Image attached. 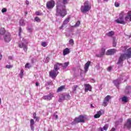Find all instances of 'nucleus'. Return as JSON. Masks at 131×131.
Returning a JSON list of instances; mask_svg holds the SVG:
<instances>
[{"label":"nucleus","mask_w":131,"mask_h":131,"mask_svg":"<svg viewBox=\"0 0 131 131\" xmlns=\"http://www.w3.org/2000/svg\"><path fill=\"white\" fill-rule=\"evenodd\" d=\"M69 3V0H59L56 3V16H60L64 17L67 15V10H66V6Z\"/></svg>","instance_id":"1"},{"label":"nucleus","mask_w":131,"mask_h":131,"mask_svg":"<svg viewBox=\"0 0 131 131\" xmlns=\"http://www.w3.org/2000/svg\"><path fill=\"white\" fill-rule=\"evenodd\" d=\"M130 58H131V48L128 49L125 54H121L118 61L117 63L118 67H121L123 64V61L126 59H130Z\"/></svg>","instance_id":"2"},{"label":"nucleus","mask_w":131,"mask_h":131,"mask_svg":"<svg viewBox=\"0 0 131 131\" xmlns=\"http://www.w3.org/2000/svg\"><path fill=\"white\" fill-rule=\"evenodd\" d=\"M61 65H62V64L59 63L58 62L54 65V70H51L49 72V75L50 77H52V78H56L57 75L59 74V72H58V70L60 69V66H61Z\"/></svg>","instance_id":"3"},{"label":"nucleus","mask_w":131,"mask_h":131,"mask_svg":"<svg viewBox=\"0 0 131 131\" xmlns=\"http://www.w3.org/2000/svg\"><path fill=\"white\" fill-rule=\"evenodd\" d=\"M127 79V78L126 77L125 74L122 73L121 74L120 78L116 80H114L113 82L115 85H116V88H119V84L121 83V82L122 81V80H124V81H126Z\"/></svg>","instance_id":"4"},{"label":"nucleus","mask_w":131,"mask_h":131,"mask_svg":"<svg viewBox=\"0 0 131 131\" xmlns=\"http://www.w3.org/2000/svg\"><path fill=\"white\" fill-rule=\"evenodd\" d=\"M80 10L82 13H86V12H89L91 10V6H90L89 1H86L84 3V6H81Z\"/></svg>","instance_id":"5"},{"label":"nucleus","mask_w":131,"mask_h":131,"mask_svg":"<svg viewBox=\"0 0 131 131\" xmlns=\"http://www.w3.org/2000/svg\"><path fill=\"white\" fill-rule=\"evenodd\" d=\"M27 45H28V42L23 38L22 41L19 43V47L21 49H23L24 52H27L28 49Z\"/></svg>","instance_id":"6"},{"label":"nucleus","mask_w":131,"mask_h":131,"mask_svg":"<svg viewBox=\"0 0 131 131\" xmlns=\"http://www.w3.org/2000/svg\"><path fill=\"white\" fill-rule=\"evenodd\" d=\"M79 122L84 123V117L80 115L78 118H75L74 121L72 122V124L73 125L76 124V123H79Z\"/></svg>","instance_id":"7"},{"label":"nucleus","mask_w":131,"mask_h":131,"mask_svg":"<svg viewBox=\"0 0 131 131\" xmlns=\"http://www.w3.org/2000/svg\"><path fill=\"white\" fill-rule=\"evenodd\" d=\"M4 38L5 42H10L11 39H12V38H11V34H10L9 33H6L4 35Z\"/></svg>","instance_id":"8"},{"label":"nucleus","mask_w":131,"mask_h":131,"mask_svg":"<svg viewBox=\"0 0 131 131\" xmlns=\"http://www.w3.org/2000/svg\"><path fill=\"white\" fill-rule=\"evenodd\" d=\"M48 9H53L55 7V1L51 0L46 4Z\"/></svg>","instance_id":"9"},{"label":"nucleus","mask_w":131,"mask_h":131,"mask_svg":"<svg viewBox=\"0 0 131 131\" xmlns=\"http://www.w3.org/2000/svg\"><path fill=\"white\" fill-rule=\"evenodd\" d=\"M110 100V96L107 95L104 99L103 102L102 103V106L106 107L107 105L109 103V101Z\"/></svg>","instance_id":"10"},{"label":"nucleus","mask_w":131,"mask_h":131,"mask_svg":"<svg viewBox=\"0 0 131 131\" xmlns=\"http://www.w3.org/2000/svg\"><path fill=\"white\" fill-rule=\"evenodd\" d=\"M131 128V118H129L127 120L126 122L124 125V128Z\"/></svg>","instance_id":"11"},{"label":"nucleus","mask_w":131,"mask_h":131,"mask_svg":"<svg viewBox=\"0 0 131 131\" xmlns=\"http://www.w3.org/2000/svg\"><path fill=\"white\" fill-rule=\"evenodd\" d=\"M115 21H116V23H118L119 24H123V25L125 24V22L123 20V17L122 16L119 17L117 19H116Z\"/></svg>","instance_id":"12"},{"label":"nucleus","mask_w":131,"mask_h":131,"mask_svg":"<svg viewBox=\"0 0 131 131\" xmlns=\"http://www.w3.org/2000/svg\"><path fill=\"white\" fill-rule=\"evenodd\" d=\"M115 53H116V50H115V49H110L108 50L106 52V55H107V56H109V55H114V54H115Z\"/></svg>","instance_id":"13"},{"label":"nucleus","mask_w":131,"mask_h":131,"mask_svg":"<svg viewBox=\"0 0 131 131\" xmlns=\"http://www.w3.org/2000/svg\"><path fill=\"white\" fill-rule=\"evenodd\" d=\"M106 52V49L105 48H102L100 53L99 54H96V57H98L99 58L101 57H103L105 55V53Z\"/></svg>","instance_id":"14"},{"label":"nucleus","mask_w":131,"mask_h":131,"mask_svg":"<svg viewBox=\"0 0 131 131\" xmlns=\"http://www.w3.org/2000/svg\"><path fill=\"white\" fill-rule=\"evenodd\" d=\"M102 114H104V111L101 110L97 112V114L94 116V118H99Z\"/></svg>","instance_id":"15"},{"label":"nucleus","mask_w":131,"mask_h":131,"mask_svg":"<svg viewBox=\"0 0 131 131\" xmlns=\"http://www.w3.org/2000/svg\"><path fill=\"white\" fill-rule=\"evenodd\" d=\"M53 97H54V96L53 95V94H50L48 95L44 96L43 97V100H47L48 101H50V100H51L52 98H53Z\"/></svg>","instance_id":"16"},{"label":"nucleus","mask_w":131,"mask_h":131,"mask_svg":"<svg viewBox=\"0 0 131 131\" xmlns=\"http://www.w3.org/2000/svg\"><path fill=\"white\" fill-rule=\"evenodd\" d=\"M70 20V17H68L67 19H66L64 21L62 25V26H61L59 28L60 29H62L63 27H64V25H67L68 23H69V20Z\"/></svg>","instance_id":"17"},{"label":"nucleus","mask_w":131,"mask_h":131,"mask_svg":"<svg viewBox=\"0 0 131 131\" xmlns=\"http://www.w3.org/2000/svg\"><path fill=\"white\" fill-rule=\"evenodd\" d=\"M90 65H91V61H88L85 64L84 66V70L85 72H88L89 70V68L90 67Z\"/></svg>","instance_id":"18"},{"label":"nucleus","mask_w":131,"mask_h":131,"mask_svg":"<svg viewBox=\"0 0 131 131\" xmlns=\"http://www.w3.org/2000/svg\"><path fill=\"white\" fill-rule=\"evenodd\" d=\"M85 91L88 92V91H91L92 86L89 84H84Z\"/></svg>","instance_id":"19"},{"label":"nucleus","mask_w":131,"mask_h":131,"mask_svg":"<svg viewBox=\"0 0 131 131\" xmlns=\"http://www.w3.org/2000/svg\"><path fill=\"white\" fill-rule=\"evenodd\" d=\"M70 53V50L69 48H66L63 51V56H66V55H68Z\"/></svg>","instance_id":"20"},{"label":"nucleus","mask_w":131,"mask_h":131,"mask_svg":"<svg viewBox=\"0 0 131 131\" xmlns=\"http://www.w3.org/2000/svg\"><path fill=\"white\" fill-rule=\"evenodd\" d=\"M125 93L126 94H130L131 93V86H128L126 87Z\"/></svg>","instance_id":"21"},{"label":"nucleus","mask_w":131,"mask_h":131,"mask_svg":"<svg viewBox=\"0 0 131 131\" xmlns=\"http://www.w3.org/2000/svg\"><path fill=\"white\" fill-rule=\"evenodd\" d=\"M65 100V96L64 94H61L59 96V98L58 99V102L61 103L62 101H64Z\"/></svg>","instance_id":"22"},{"label":"nucleus","mask_w":131,"mask_h":131,"mask_svg":"<svg viewBox=\"0 0 131 131\" xmlns=\"http://www.w3.org/2000/svg\"><path fill=\"white\" fill-rule=\"evenodd\" d=\"M60 64H61V65H60V67L61 66L63 69H66L67 67H68V65H69V62H64L63 63V65L62 63H60Z\"/></svg>","instance_id":"23"},{"label":"nucleus","mask_w":131,"mask_h":131,"mask_svg":"<svg viewBox=\"0 0 131 131\" xmlns=\"http://www.w3.org/2000/svg\"><path fill=\"white\" fill-rule=\"evenodd\" d=\"M25 20L24 19H21L19 20L20 26H25Z\"/></svg>","instance_id":"24"},{"label":"nucleus","mask_w":131,"mask_h":131,"mask_svg":"<svg viewBox=\"0 0 131 131\" xmlns=\"http://www.w3.org/2000/svg\"><path fill=\"white\" fill-rule=\"evenodd\" d=\"M130 17H131V11H128V12L127 14V16L125 17V20H126V21L127 20H128Z\"/></svg>","instance_id":"25"},{"label":"nucleus","mask_w":131,"mask_h":131,"mask_svg":"<svg viewBox=\"0 0 131 131\" xmlns=\"http://www.w3.org/2000/svg\"><path fill=\"white\" fill-rule=\"evenodd\" d=\"M64 95V100H70V98H71V96L69 94H65Z\"/></svg>","instance_id":"26"},{"label":"nucleus","mask_w":131,"mask_h":131,"mask_svg":"<svg viewBox=\"0 0 131 131\" xmlns=\"http://www.w3.org/2000/svg\"><path fill=\"white\" fill-rule=\"evenodd\" d=\"M106 36H109V37H111V36H113V35H114V31H110L108 33L106 34Z\"/></svg>","instance_id":"27"},{"label":"nucleus","mask_w":131,"mask_h":131,"mask_svg":"<svg viewBox=\"0 0 131 131\" xmlns=\"http://www.w3.org/2000/svg\"><path fill=\"white\" fill-rule=\"evenodd\" d=\"M122 102H124V103H127V102H128V99L126 96H124L122 98Z\"/></svg>","instance_id":"28"},{"label":"nucleus","mask_w":131,"mask_h":131,"mask_svg":"<svg viewBox=\"0 0 131 131\" xmlns=\"http://www.w3.org/2000/svg\"><path fill=\"white\" fill-rule=\"evenodd\" d=\"M4 33H6V30L5 29V28H2L0 30V34L1 35H3Z\"/></svg>","instance_id":"29"},{"label":"nucleus","mask_w":131,"mask_h":131,"mask_svg":"<svg viewBox=\"0 0 131 131\" xmlns=\"http://www.w3.org/2000/svg\"><path fill=\"white\" fill-rule=\"evenodd\" d=\"M78 88V85H74L72 87L73 93H76V89H77Z\"/></svg>","instance_id":"30"},{"label":"nucleus","mask_w":131,"mask_h":131,"mask_svg":"<svg viewBox=\"0 0 131 131\" xmlns=\"http://www.w3.org/2000/svg\"><path fill=\"white\" fill-rule=\"evenodd\" d=\"M64 89H65L64 85L61 86L57 89V92H62V91Z\"/></svg>","instance_id":"31"},{"label":"nucleus","mask_w":131,"mask_h":131,"mask_svg":"<svg viewBox=\"0 0 131 131\" xmlns=\"http://www.w3.org/2000/svg\"><path fill=\"white\" fill-rule=\"evenodd\" d=\"M80 25V21H78L74 26H73V27H78L79 25Z\"/></svg>","instance_id":"32"},{"label":"nucleus","mask_w":131,"mask_h":131,"mask_svg":"<svg viewBox=\"0 0 131 131\" xmlns=\"http://www.w3.org/2000/svg\"><path fill=\"white\" fill-rule=\"evenodd\" d=\"M108 127H109V125L108 124H105L103 126V129L104 130H106L108 129Z\"/></svg>","instance_id":"33"},{"label":"nucleus","mask_w":131,"mask_h":131,"mask_svg":"<svg viewBox=\"0 0 131 131\" xmlns=\"http://www.w3.org/2000/svg\"><path fill=\"white\" fill-rule=\"evenodd\" d=\"M69 43H70V45H71L72 46H73V45L74 44V41L73 40V39H71L69 40Z\"/></svg>","instance_id":"34"},{"label":"nucleus","mask_w":131,"mask_h":131,"mask_svg":"<svg viewBox=\"0 0 131 131\" xmlns=\"http://www.w3.org/2000/svg\"><path fill=\"white\" fill-rule=\"evenodd\" d=\"M24 73V71H23V70H21V72L19 74V77L20 78H22L23 76V73Z\"/></svg>","instance_id":"35"},{"label":"nucleus","mask_w":131,"mask_h":131,"mask_svg":"<svg viewBox=\"0 0 131 131\" xmlns=\"http://www.w3.org/2000/svg\"><path fill=\"white\" fill-rule=\"evenodd\" d=\"M31 68V66L30 65V64H29V63H27L26 65H25V68Z\"/></svg>","instance_id":"36"},{"label":"nucleus","mask_w":131,"mask_h":131,"mask_svg":"<svg viewBox=\"0 0 131 131\" xmlns=\"http://www.w3.org/2000/svg\"><path fill=\"white\" fill-rule=\"evenodd\" d=\"M30 125H34V120L31 119L30 120Z\"/></svg>","instance_id":"37"},{"label":"nucleus","mask_w":131,"mask_h":131,"mask_svg":"<svg viewBox=\"0 0 131 131\" xmlns=\"http://www.w3.org/2000/svg\"><path fill=\"white\" fill-rule=\"evenodd\" d=\"M52 84H53V82H52V81H48L47 82L46 85H52Z\"/></svg>","instance_id":"38"},{"label":"nucleus","mask_w":131,"mask_h":131,"mask_svg":"<svg viewBox=\"0 0 131 131\" xmlns=\"http://www.w3.org/2000/svg\"><path fill=\"white\" fill-rule=\"evenodd\" d=\"M18 31H19L18 35L19 36H21V32H22V28L21 27L19 28Z\"/></svg>","instance_id":"39"},{"label":"nucleus","mask_w":131,"mask_h":131,"mask_svg":"<svg viewBox=\"0 0 131 131\" xmlns=\"http://www.w3.org/2000/svg\"><path fill=\"white\" fill-rule=\"evenodd\" d=\"M41 46H42V47H47V46H48V44H47V42H42L41 43Z\"/></svg>","instance_id":"40"},{"label":"nucleus","mask_w":131,"mask_h":131,"mask_svg":"<svg viewBox=\"0 0 131 131\" xmlns=\"http://www.w3.org/2000/svg\"><path fill=\"white\" fill-rule=\"evenodd\" d=\"M27 30H28V32H32V31H33L32 28H31L29 27H28L27 28Z\"/></svg>","instance_id":"41"},{"label":"nucleus","mask_w":131,"mask_h":131,"mask_svg":"<svg viewBox=\"0 0 131 131\" xmlns=\"http://www.w3.org/2000/svg\"><path fill=\"white\" fill-rule=\"evenodd\" d=\"M35 20L36 22H40V19L39 18V17H36L35 18Z\"/></svg>","instance_id":"42"},{"label":"nucleus","mask_w":131,"mask_h":131,"mask_svg":"<svg viewBox=\"0 0 131 131\" xmlns=\"http://www.w3.org/2000/svg\"><path fill=\"white\" fill-rule=\"evenodd\" d=\"M6 68H8V69H10V68H13V66H12V65H6Z\"/></svg>","instance_id":"43"},{"label":"nucleus","mask_w":131,"mask_h":131,"mask_svg":"<svg viewBox=\"0 0 131 131\" xmlns=\"http://www.w3.org/2000/svg\"><path fill=\"white\" fill-rule=\"evenodd\" d=\"M34 119H35V120L38 122V121H39V117H36L35 118H34Z\"/></svg>","instance_id":"44"},{"label":"nucleus","mask_w":131,"mask_h":131,"mask_svg":"<svg viewBox=\"0 0 131 131\" xmlns=\"http://www.w3.org/2000/svg\"><path fill=\"white\" fill-rule=\"evenodd\" d=\"M49 61H50V57H47L46 58V60H45V62H46V63H49Z\"/></svg>","instance_id":"45"},{"label":"nucleus","mask_w":131,"mask_h":131,"mask_svg":"<svg viewBox=\"0 0 131 131\" xmlns=\"http://www.w3.org/2000/svg\"><path fill=\"white\" fill-rule=\"evenodd\" d=\"M115 6L117 8H118V7H119V3H118V2H115Z\"/></svg>","instance_id":"46"},{"label":"nucleus","mask_w":131,"mask_h":131,"mask_svg":"<svg viewBox=\"0 0 131 131\" xmlns=\"http://www.w3.org/2000/svg\"><path fill=\"white\" fill-rule=\"evenodd\" d=\"M2 13H6L7 12V9L4 8L2 10Z\"/></svg>","instance_id":"47"},{"label":"nucleus","mask_w":131,"mask_h":131,"mask_svg":"<svg viewBox=\"0 0 131 131\" xmlns=\"http://www.w3.org/2000/svg\"><path fill=\"white\" fill-rule=\"evenodd\" d=\"M113 46V47H116V41H115V39L114 40Z\"/></svg>","instance_id":"48"},{"label":"nucleus","mask_w":131,"mask_h":131,"mask_svg":"<svg viewBox=\"0 0 131 131\" xmlns=\"http://www.w3.org/2000/svg\"><path fill=\"white\" fill-rule=\"evenodd\" d=\"M36 15H37V16H39L40 15H41V13H40V12H39V11H37L35 13Z\"/></svg>","instance_id":"49"},{"label":"nucleus","mask_w":131,"mask_h":131,"mask_svg":"<svg viewBox=\"0 0 131 131\" xmlns=\"http://www.w3.org/2000/svg\"><path fill=\"white\" fill-rule=\"evenodd\" d=\"M30 127L33 131L34 130V126L33 125H30Z\"/></svg>","instance_id":"50"},{"label":"nucleus","mask_w":131,"mask_h":131,"mask_svg":"<svg viewBox=\"0 0 131 131\" xmlns=\"http://www.w3.org/2000/svg\"><path fill=\"white\" fill-rule=\"evenodd\" d=\"M111 70H112V67H109L108 68H107V71H111Z\"/></svg>","instance_id":"51"},{"label":"nucleus","mask_w":131,"mask_h":131,"mask_svg":"<svg viewBox=\"0 0 131 131\" xmlns=\"http://www.w3.org/2000/svg\"><path fill=\"white\" fill-rule=\"evenodd\" d=\"M33 118H35V117H37V116H36V113H33Z\"/></svg>","instance_id":"52"},{"label":"nucleus","mask_w":131,"mask_h":131,"mask_svg":"<svg viewBox=\"0 0 131 131\" xmlns=\"http://www.w3.org/2000/svg\"><path fill=\"white\" fill-rule=\"evenodd\" d=\"M54 116L56 119H58V115H56V114H54Z\"/></svg>","instance_id":"53"},{"label":"nucleus","mask_w":131,"mask_h":131,"mask_svg":"<svg viewBox=\"0 0 131 131\" xmlns=\"http://www.w3.org/2000/svg\"><path fill=\"white\" fill-rule=\"evenodd\" d=\"M96 69L99 70V69H100V66L99 65H97L96 66Z\"/></svg>","instance_id":"54"},{"label":"nucleus","mask_w":131,"mask_h":131,"mask_svg":"<svg viewBox=\"0 0 131 131\" xmlns=\"http://www.w3.org/2000/svg\"><path fill=\"white\" fill-rule=\"evenodd\" d=\"M26 4L27 6H28V5H29V2L27 0L26 1Z\"/></svg>","instance_id":"55"},{"label":"nucleus","mask_w":131,"mask_h":131,"mask_svg":"<svg viewBox=\"0 0 131 131\" xmlns=\"http://www.w3.org/2000/svg\"><path fill=\"white\" fill-rule=\"evenodd\" d=\"M118 122H122V119H120L118 120Z\"/></svg>","instance_id":"56"},{"label":"nucleus","mask_w":131,"mask_h":131,"mask_svg":"<svg viewBox=\"0 0 131 131\" xmlns=\"http://www.w3.org/2000/svg\"><path fill=\"white\" fill-rule=\"evenodd\" d=\"M115 130H116V129H115V128H112L111 129V131H115Z\"/></svg>","instance_id":"57"},{"label":"nucleus","mask_w":131,"mask_h":131,"mask_svg":"<svg viewBox=\"0 0 131 131\" xmlns=\"http://www.w3.org/2000/svg\"><path fill=\"white\" fill-rule=\"evenodd\" d=\"M36 86H38V82H36Z\"/></svg>","instance_id":"58"},{"label":"nucleus","mask_w":131,"mask_h":131,"mask_svg":"<svg viewBox=\"0 0 131 131\" xmlns=\"http://www.w3.org/2000/svg\"><path fill=\"white\" fill-rule=\"evenodd\" d=\"M25 16H26V15H27V14H28V12H25Z\"/></svg>","instance_id":"59"},{"label":"nucleus","mask_w":131,"mask_h":131,"mask_svg":"<svg viewBox=\"0 0 131 131\" xmlns=\"http://www.w3.org/2000/svg\"><path fill=\"white\" fill-rule=\"evenodd\" d=\"M2 104V99L0 98V105Z\"/></svg>","instance_id":"60"},{"label":"nucleus","mask_w":131,"mask_h":131,"mask_svg":"<svg viewBox=\"0 0 131 131\" xmlns=\"http://www.w3.org/2000/svg\"><path fill=\"white\" fill-rule=\"evenodd\" d=\"M9 59H10V60H12V57L9 56Z\"/></svg>","instance_id":"61"},{"label":"nucleus","mask_w":131,"mask_h":131,"mask_svg":"<svg viewBox=\"0 0 131 131\" xmlns=\"http://www.w3.org/2000/svg\"><path fill=\"white\" fill-rule=\"evenodd\" d=\"M129 21H131V16L129 18Z\"/></svg>","instance_id":"62"},{"label":"nucleus","mask_w":131,"mask_h":131,"mask_svg":"<svg viewBox=\"0 0 131 131\" xmlns=\"http://www.w3.org/2000/svg\"><path fill=\"white\" fill-rule=\"evenodd\" d=\"M91 106L92 108H94V106H93V104H91Z\"/></svg>","instance_id":"63"},{"label":"nucleus","mask_w":131,"mask_h":131,"mask_svg":"<svg viewBox=\"0 0 131 131\" xmlns=\"http://www.w3.org/2000/svg\"><path fill=\"white\" fill-rule=\"evenodd\" d=\"M104 2H108V0H103Z\"/></svg>","instance_id":"64"}]
</instances>
